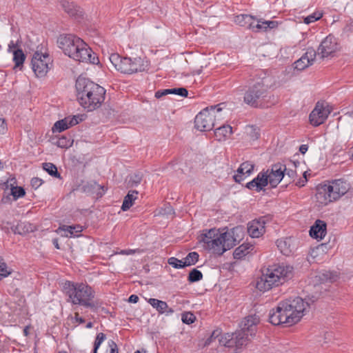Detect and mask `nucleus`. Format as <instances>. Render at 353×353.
Here are the masks:
<instances>
[{
    "mask_svg": "<svg viewBox=\"0 0 353 353\" xmlns=\"http://www.w3.org/2000/svg\"><path fill=\"white\" fill-rule=\"evenodd\" d=\"M251 77L252 81L243 96L245 103L254 108H268L275 105L278 99L269 92L272 77L261 69L256 70Z\"/></svg>",
    "mask_w": 353,
    "mask_h": 353,
    "instance_id": "f257e3e1",
    "label": "nucleus"
},
{
    "mask_svg": "<svg viewBox=\"0 0 353 353\" xmlns=\"http://www.w3.org/2000/svg\"><path fill=\"white\" fill-rule=\"evenodd\" d=\"M305 310V302L299 296L281 301L272 308L268 315L269 322L273 325L285 324L291 326L298 323Z\"/></svg>",
    "mask_w": 353,
    "mask_h": 353,
    "instance_id": "f03ea898",
    "label": "nucleus"
},
{
    "mask_svg": "<svg viewBox=\"0 0 353 353\" xmlns=\"http://www.w3.org/2000/svg\"><path fill=\"white\" fill-rule=\"evenodd\" d=\"M75 88L79 103L88 112L99 108L105 100V89L88 78L79 76Z\"/></svg>",
    "mask_w": 353,
    "mask_h": 353,
    "instance_id": "7ed1b4c3",
    "label": "nucleus"
},
{
    "mask_svg": "<svg viewBox=\"0 0 353 353\" xmlns=\"http://www.w3.org/2000/svg\"><path fill=\"white\" fill-rule=\"evenodd\" d=\"M294 276V268L290 265L274 264L270 266L266 273L257 279L256 288L265 292L274 287L283 285Z\"/></svg>",
    "mask_w": 353,
    "mask_h": 353,
    "instance_id": "20e7f679",
    "label": "nucleus"
},
{
    "mask_svg": "<svg viewBox=\"0 0 353 353\" xmlns=\"http://www.w3.org/2000/svg\"><path fill=\"white\" fill-rule=\"evenodd\" d=\"M349 184L343 179H335L328 183H321L316 188V202L326 205L338 200L349 190Z\"/></svg>",
    "mask_w": 353,
    "mask_h": 353,
    "instance_id": "39448f33",
    "label": "nucleus"
},
{
    "mask_svg": "<svg viewBox=\"0 0 353 353\" xmlns=\"http://www.w3.org/2000/svg\"><path fill=\"white\" fill-rule=\"evenodd\" d=\"M63 293L68 296V301L74 305H85V303L94 297L92 288L83 283H74L66 281L63 285Z\"/></svg>",
    "mask_w": 353,
    "mask_h": 353,
    "instance_id": "423d86ee",
    "label": "nucleus"
},
{
    "mask_svg": "<svg viewBox=\"0 0 353 353\" xmlns=\"http://www.w3.org/2000/svg\"><path fill=\"white\" fill-rule=\"evenodd\" d=\"M221 104L207 107L201 110L194 119V127L201 132H207L216 127L215 112H219Z\"/></svg>",
    "mask_w": 353,
    "mask_h": 353,
    "instance_id": "0eeeda50",
    "label": "nucleus"
},
{
    "mask_svg": "<svg viewBox=\"0 0 353 353\" xmlns=\"http://www.w3.org/2000/svg\"><path fill=\"white\" fill-rule=\"evenodd\" d=\"M52 60L49 54L36 51L31 60L32 69L36 77L42 78L46 76L52 66Z\"/></svg>",
    "mask_w": 353,
    "mask_h": 353,
    "instance_id": "6e6552de",
    "label": "nucleus"
},
{
    "mask_svg": "<svg viewBox=\"0 0 353 353\" xmlns=\"http://www.w3.org/2000/svg\"><path fill=\"white\" fill-rule=\"evenodd\" d=\"M57 43L64 54L72 58L79 49V45H83V41L74 34H61L57 39Z\"/></svg>",
    "mask_w": 353,
    "mask_h": 353,
    "instance_id": "1a4fd4ad",
    "label": "nucleus"
},
{
    "mask_svg": "<svg viewBox=\"0 0 353 353\" xmlns=\"http://www.w3.org/2000/svg\"><path fill=\"white\" fill-rule=\"evenodd\" d=\"M339 50L336 39L332 34L327 36L320 43L317 53L321 59L333 56Z\"/></svg>",
    "mask_w": 353,
    "mask_h": 353,
    "instance_id": "9d476101",
    "label": "nucleus"
},
{
    "mask_svg": "<svg viewBox=\"0 0 353 353\" xmlns=\"http://www.w3.org/2000/svg\"><path fill=\"white\" fill-rule=\"evenodd\" d=\"M72 59L79 62L89 63L94 65L99 63L98 57L96 56V54L92 52V49L84 41L83 45H79V49L74 54H73Z\"/></svg>",
    "mask_w": 353,
    "mask_h": 353,
    "instance_id": "9b49d317",
    "label": "nucleus"
},
{
    "mask_svg": "<svg viewBox=\"0 0 353 353\" xmlns=\"http://www.w3.org/2000/svg\"><path fill=\"white\" fill-rule=\"evenodd\" d=\"M285 165L277 163L272 165L270 169L264 170L268 176V181L272 188H275L280 183L285 176Z\"/></svg>",
    "mask_w": 353,
    "mask_h": 353,
    "instance_id": "f8f14e48",
    "label": "nucleus"
},
{
    "mask_svg": "<svg viewBox=\"0 0 353 353\" xmlns=\"http://www.w3.org/2000/svg\"><path fill=\"white\" fill-rule=\"evenodd\" d=\"M330 113L329 108H325L323 103L317 102L314 110L309 115V120L311 125L317 127L323 124Z\"/></svg>",
    "mask_w": 353,
    "mask_h": 353,
    "instance_id": "ddd939ff",
    "label": "nucleus"
},
{
    "mask_svg": "<svg viewBox=\"0 0 353 353\" xmlns=\"http://www.w3.org/2000/svg\"><path fill=\"white\" fill-rule=\"evenodd\" d=\"M268 176L264 170H263L255 178L247 183L244 187L249 190H254L256 192H264L265 190V188L269 184Z\"/></svg>",
    "mask_w": 353,
    "mask_h": 353,
    "instance_id": "4468645a",
    "label": "nucleus"
},
{
    "mask_svg": "<svg viewBox=\"0 0 353 353\" xmlns=\"http://www.w3.org/2000/svg\"><path fill=\"white\" fill-rule=\"evenodd\" d=\"M267 219L261 216L258 219L252 220L248 224V232L252 238H259L265 232Z\"/></svg>",
    "mask_w": 353,
    "mask_h": 353,
    "instance_id": "2eb2a0df",
    "label": "nucleus"
},
{
    "mask_svg": "<svg viewBox=\"0 0 353 353\" xmlns=\"http://www.w3.org/2000/svg\"><path fill=\"white\" fill-rule=\"evenodd\" d=\"M227 236V231L221 232V230L218 232L215 237L210 240V244L205 247L206 249L213 250V252L219 256H221L226 249L225 245H223L224 241L226 240L225 238Z\"/></svg>",
    "mask_w": 353,
    "mask_h": 353,
    "instance_id": "dca6fc26",
    "label": "nucleus"
},
{
    "mask_svg": "<svg viewBox=\"0 0 353 353\" xmlns=\"http://www.w3.org/2000/svg\"><path fill=\"white\" fill-rule=\"evenodd\" d=\"M243 234V228L242 226H236L233 228L230 232L227 231L226 240L223 243L225 245L226 251L232 248L239 242Z\"/></svg>",
    "mask_w": 353,
    "mask_h": 353,
    "instance_id": "f3484780",
    "label": "nucleus"
},
{
    "mask_svg": "<svg viewBox=\"0 0 353 353\" xmlns=\"http://www.w3.org/2000/svg\"><path fill=\"white\" fill-rule=\"evenodd\" d=\"M78 119L79 116L74 115L72 117H66L63 119L56 121L52 128V132L60 133L74 125H76L79 123Z\"/></svg>",
    "mask_w": 353,
    "mask_h": 353,
    "instance_id": "a211bd4d",
    "label": "nucleus"
},
{
    "mask_svg": "<svg viewBox=\"0 0 353 353\" xmlns=\"http://www.w3.org/2000/svg\"><path fill=\"white\" fill-rule=\"evenodd\" d=\"M81 190L83 192L89 194H95L97 198H101L105 193L107 188L98 184L95 181H90L83 184Z\"/></svg>",
    "mask_w": 353,
    "mask_h": 353,
    "instance_id": "6ab92c4d",
    "label": "nucleus"
},
{
    "mask_svg": "<svg viewBox=\"0 0 353 353\" xmlns=\"http://www.w3.org/2000/svg\"><path fill=\"white\" fill-rule=\"evenodd\" d=\"M60 5L63 10L71 17L75 19H79L83 17V10L74 2H70L67 0L60 1Z\"/></svg>",
    "mask_w": 353,
    "mask_h": 353,
    "instance_id": "aec40b11",
    "label": "nucleus"
},
{
    "mask_svg": "<svg viewBox=\"0 0 353 353\" xmlns=\"http://www.w3.org/2000/svg\"><path fill=\"white\" fill-rule=\"evenodd\" d=\"M259 320V317L256 314L245 317L242 322L241 330L249 333L251 337H254L256 333V325Z\"/></svg>",
    "mask_w": 353,
    "mask_h": 353,
    "instance_id": "412c9836",
    "label": "nucleus"
},
{
    "mask_svg": "<svg viewBox=\"0 0 353 353\" xmlns=\"http://www.w3.org/2000/svg\"><path fill=\"white\" fill-rule=\"evenodd\" d=\"M311 237L315 239H323L327 233V224L324 221L317 219L309 231Z\"/></svg>",
    "mask_w": 353,
    "mask_h": 353,
    "instance_id": "4be33fe9",
    "label": "nucleus"
},
{
    "mask_svg": "<svg viewBox=\"0 0 353 353\" xmlns=\"http://www.w3.org/2000/svg\"><path fill=\"white\" fill-rule=\"evenodd\" d=\"M148 62L141 57L131 59L130 74L143 72L148 70Z\"/></svg>",
    "mask_w": 353,
    "mask_h": 353,
    "instance_id": "5701e85b",
    "label": "nucleus"
},
{
    "mask_svg": "<svg viewBox=\"0 0 353 353\" xmlns=\"http://www.w3.org/2000/svg\"><path fill=\"white\" fill-rule=\"evenodd\" d=\"M250 334L244 330H240L234 332V347L240 349L247 344L249 339Z\"/></svg>",
    "mask_w": 353,
    "mask_h": 353,
    "instance_id": "b1692460",
    "label": "nucleus"
},
{
    "mask_svg": "<svg viewBox=\"0 0 353 353\" xmlns=\"http://www.w3.org/2000/svg\"><path fill=\"white\" fill-rule=\"evenodd\" d=\"M148 302L154 308H155L159 314H163L165 312H167L168 314H172L174 312L172 308H169L168 305L165 301L150 298L148 299Z\"/></svg>",
    "mask_w": 353,
    "mask_h": 353,
    "instance_id": "393cba45",
    "label": "nucleus"
},
{
    "mask_svg": "<svg viewBox=\"0 0 353 353\" xmlns=\"http://www.w3.org/2000/svg\"><path fill=\"white\" fill-rule=\"evenodd\" d=\"M138 194L139 192L137 190L128 191L123 199L121 208L123 212L128 210L133 205L134 201L137 199Z\"/></svg>",
    "mask_w": 353,
    "mask_h": 353,
    "instance_id": "a878e982",
    "label": "nucleus"
},
{
    "mask_svg": "<svg viewBox=\"0 0 353 353\" xmlns=\"http://www.w3.org/2000/svg\"><path fill=\"white\" fill-rule=\"evenodd\" d=\"M14 234L25 235L33 231L32 225L28 222L19 221L17 225L11 227Z\"/></svg>",
    "mask_w": 353,
    "mask_h": 353,
    "instance_id": "bb28decb",
    "label": "nucleus"
},
{
    "mask_svg": "<svg viewBox=\"0 0 353 353\" xmlns=\"http://www.w3.org/2000/svg\"><path fill=\"white\" fill-rule=\"evenodd\" d=\"M232 128L229 125L223 124L221 126L216 127L214 129V136L216 139L219 141L225 140V138L232 134Z\"/></svg>",
    "mask_w": 353,
    "mask_h": 353,
    "instance_id": "cd10ccee",
    "label": "nucleus"
},
{
    "mask_svg": "<svg viewBox=\"0 0 353 353\" xmlns=\"http://www.w3.org/2000/svg\"><path fill=\"white\" fill-rule=\"evenodd\" d=\"M12 61L14 63V68H19L21 70L23 67V63L26 58V54L21 48H17L12 50Z\"/></svg>",
    "mask_w": 353,
    "mask_h": 353,
    "instance_id": "c85d7f7f",
    "label": "nucleus"
},
{
    "mask_svg": "<svg viewBox=\"0 0 353 353\" xmlns=\"http://www.w3.org/2000/svg\"><path fill=\"white\" fill-rule=\"evenodd\" d=\"M253 245L250 243H243L237 247L234 252L233 256L235 259H242L250 252V250H253Z\"/></svg>",
    "mask_w": 353,
    "mask_h": 353,
    "instance_id": "c756f323",
    "label": "nucleus"
},
{
    "mask_svg": "<svg viewBox=\"0 0 353 353\" xmlns=\"http://www.w3.org/2000/svg\"><path fill=\"white\" fill-rule=\"evenodd\" d=\"M291 241V238L279 239L276 241V245L283 254L288 256L292 252Z\"/></svg>",
    "mask_w": 353,
    "mask_h": 353,
    "instance_id": "7c9ffc66",
    "label": "nucleus"
},
{
    "mask_svg": "<svg viewBox=\"0 0 353 353\" xmlns=\"http://www.w3.org/2000/svg\"><path fill=\"white\" fill-rule=\"evenodd\" d=\"M319 277L321 283H334L339 279V274L336 271H325Z\"/></svg>",
    "mask_w": 353,
    "mask_h": 353,
    "instance_id": "2f4dec72",
    "label": "nucleus"
},
{
    "mask_svg": "<svg viewBox=\"0 0 353 353\" xmlns=\"http://www.w3.org/2000/svg\"><path fill=\"white\" fill-rule=\"evenodd\" d=\"M221 230V229L212 228L209 230L206 231L205 233H203L201 235L200 241L203 242L208 246L210 240H212L216 235H217L218 232Z\"/></svg>",
    "mask_w": 353,
    "mask_h": 353,
    "instance_id": "473e14b6",
    "label": "nucleus"
},
{
    "mask_svg": "<svg viewBox=\"0 0 353 353\" xmlns=\"http://www.w3.org/2000/svg\"><path fill=\"white\" fill-rule=\"evenodd\" d=\"M234 332L225 333L219 338V344L227 347H234Z\"/></svg>",
    "mask_w": 353,
    "mask_h": 353,
    "instance_id": "72a5a7b5",
    "label": "nucleus"
},
{
    "mask_svg": "<svg viewBox=\"0 0 353 353\" xmlns=\"http://www.w3.org/2000/svg\"><path fill=\"white\" fill-rule=\"evenodd\" d=\"M43 169L48 172L51 176L61 179V174L58 172L57 166L52 163H43L42 164Z\"/></svg>",
    "mask_w": 353,
    "mask_h": 353,
    "instance_id": "f704fd0d",
    "label": "nucleus"
},
{
    "mask_svg": "<svg viewBox=\"0 0 353 353\" xmlns=\"http://www.w3.org/2000/svg\"><path fill=\"white\" fill-rule=\"evenodd\" d=\"M234 21L240 26L248 28V26H252V15L239 14L235 17Z\"/></svg>",
    "mask_w": 353,
    "mask_h": 353,
    "instance_id": "c9c22d12",
    "label": "nucleus"
},
{
    "mask_svg": "<svg viewBox=\"0 0 353 353\" xmlns=\"http://www.w3.org/2000/svg\"><path fill=\"white\" fill-rule=\"evenodd\" d=\"M254 168V164L250 161H245L240 165L236 172L239 174H245L246 176H250L252 173Z\"/></svg>",
    "mask_w": 353,
    "mask_h": 353,
    "instance_id": "e433bc0d",
    "label": "nucleus"
},
{
    "mask_svg": "<svg viewBox=\"0 0 353 353\" xmlns=\"http://www.w3.org/2000/svg\"><path fill=\"white\" fill-rule=\"evenodd\" d=\"M57 141L54 142L58 147L61 148H68L72 146L73 140L70 137L65 136L57 137Z\"/></svg>",
    "mask_w": 353,
    "mask_h": 353,
    "instance_id": "4c0bfd02",
    "label": "nucleus"
},
{
    "mask_svg": "<svg viewBox=\"0 0 353 353\" xmlns=\"http://www.w3.org/2000/svg\"><path fill=\"white\" fill-rule=\"evenodd\" d=\"M143 179V174L140 172L134 173L129 176V179L127 181L128 188H134L138 186Z\"/></svg>",
    "mask_w": 353,
    "mask_h": 353,
    "instance_id": "58836bf2",
    "label": "nucleus"
},
{
    "mask_svg": "<svg viewBox=\"0 0 353 353\" xmlns=\"http://www.w3.org/2000/svg\"><path fill=\"white\" fill-rule=\"evenodd\" d=\"M199 255L196 252H191L183 259L185 267L194 265L199 261Z\"/></svg>",
    "mask_w": 353,
    "mask_h": 353,
    "instance_id": "ea45409f",
    "label": "nucleus"
},
{
    "mask_svg": "<svg viewBox=\"0 0 353 353\" xmlns=\"http://www.w3.org/2000/svg\"><path fill=\"white\" fill-rule=\"evenodd\" d=\"M203 279L202 272L196 268H193L190 271L188 276V281L190 283L198 282Z\"/></svg>",
    "mask_w": 353,
    "mask_h": 353,
    "instance_id": "a19ab883",
    "label": "nucleus"
},
{
    "mask_svg": "<svg viewBox=\"0 0 353 353\" xmlns=\"http://www.w3.org/2000/svg\"><path fill=\"white\" fill-rule=\"evenodd\" d=\"M10 195L12 196L14 201H17V199L25 196L26 190L23 187L16 185L10 188Z\"/></svg>",
    "mask_w": 353,
    "mask_h": 353,
    "instance_id": "79ce46f5",
    "label": "nucleus"
},
{
    "mask_svg": "<svg viewBox=\"0 0 353 353\" xmlns=\"http://www.w3.org/2000/svg\"><path fill=\"white\" fill-rule=\"evenodd\" d=\"M131 58L123 57L117 71L124 74H130Z\"/></svg>",
    "mask_w": 353,
    "mask_h": 353,
    "instance_id": "37998d69",
    "label": "nucleus"
},
{
    "mask_svg": "<svg viewBox=\"0 0 353 353\" xmlns=\"http://www.w3.org/2000/svg\"><path fill=\"white\" fill-rule=\"evenodd\" d=\"M85 307H90L93 312H97L99 308H101L102 311L105 313H108V310L102 307V301L100 300H96L94 301H88L85 303Z\"/></svg>",
    "mask_w": 353,
    "mask_h": 353,
    "instance_id": "c03bdc74",
    "label": "nucleus"
},
{
    "mask_svg": "<svg viewBox=\"0 0 353 353\" xmlns=\"http://www.w3.org/2000/svg\"><path fill=\"white\" fill-rule=\"evenodd\" d=\"M309 61H306L305 57H301L299 59L294 63V68L297 70H303L305 68H307L309 65H311Z\"/></svg>",
    "mask_w": 353,
    "mask_h": 353,
    "instance_id": "a18cd8bd",
    "label": "nucleus"
},
{
    "mask_svg": "<svg viewBox=\"0 0 353 353\" xmlns=\"http://www.w3.org/2000/svg\"><path fill=\"white\" fill-rule=\"evenodd\" d=\"M248 134L250 138L254 141L257 140L260 137V129L255 125H250L248 127Z\"/></svg>",
    "mask_w": 353,
    "mask_h": 353,
    "instance_id": "49530a36",
    "label": "nucleus"
},
{
    "mask_svg": "<svg viewBox=\"0 0 353 353\" xmlns=\"http://www.w3.org/2000/svg\"><path fill=\"white\" fill-rule=\"evenodd\" d=\"M222 333V330L220 328L214 330L210 336L205 340L204 343V347L209 346L216 339L219 338Z\"/></svg>",
    "mask_w": 353,
    "mask_h": 353,
    "instance_id": "de8ad7c7",
    "label": "nucleus"
},
{
    "mask_svg": "<svg viewBox=\"0 0 353 353\" xmlns=\"http://www.w3.org/2000/svg\"><path fill=\"white\" fill-rule=\"evenodd\" d=\"M123 58V57H121L118 53H112L110 54L109 59L117 70H118Z\"/></svg>",
    "mask_w": 353,
    "mask_h": 353,
    "instance_id": "09e8293b",
    "label": "nucleus"
},
{
    "mask_svg": "<svg viewBox=\"0 0 353 353\" xmlns=\"http://www.w3.org/2000/svg\"><path fill=\"white\" fill-rule=\"evenodd\" d=\"M59 229L68 231L70 235H74V233H79L81 232L83 229L82 226L80 225H63V227H60Z\"/></svg>",
    "mask_w": 353,
    "mask_h": 353,
    "instance_id": "8fccbe9b",
    "label": "nucleus"
},
{
    "mask_svg": "<svg viewBox=\"0 0 353 353\" xmlns=\"http://www.w3.org/2000/svg\"><path fill=\"white\" fill-rule=\"evenodd\" d=\"M316 54H318L317 51L312 48H309L307 49L306 52L303 55V57H305L306 61H309V62H310V63L312 65Z\"/></svg>",
    "mask_w": 353,
    "mask_h": 353,
    "instance_id": "3c124183",
    "label": "nucleus"
},
{
    "mask_svg": "<svg viewBox=\"0 0 353 353\" xmlns=\"http://www.w3.org/2000/svg\"><path fill=\"white\" fill-rule=\"evenodd\" d=\"M168 263L176 269H181L185 268L183 261L179 260L176 257L169 258L168 260Z\"/></svg>",
    "mask_w": 353,
    "mask_h": 353,
    "instance_id": "603ef678",
    "label": "nucleus"
},
{
    "mask_svg": "<svg viewBox=\"0 0 353 353\" xmlns=\"http://www.w3.org/2000/svg\"><path fill=\"white\" fill-rule=\"evenodd\" d=\"M170 93L172 94L179 95L183 97H187L188 95V90L183 87L174 88L170 89Z\"/></svg>",
    "mask_w": 353,
    "mask_h": 353,
    "instance_id": "864d4df0",
    "label": "nucleus"
},
{
    "mask_svg": "<svg viewBox=\"0 0 353 353\" xmlns=\"http://www.w3.org/2000/svg\"><path fill=\"white\" fill-rule=\"evenodd\" d=\"M323 17V14L321 12H314L312 14L304 18V23L306 24H310L312 22H314L319 19H320Z\"/></svg>",
    "mask_w": 353,
    "mask_h": 353,
    "instance_id": "5fc2aeb1",
    "label": "nucleus"
},
{
    "mask_svg": "<svg viewBox=\"0 0 353 353\" xmlns=\"http://www.w3.org/2000/svg\"><path fill=\"white\" fill-rule=\"evenodd\" d=\"M174 213V210L170 203L164 204L159 210V214L161 215H173Z\"/></svg>",
    "mask_w": 353,
    "mask_h": 353,
    "instance_id": "6e6d98bb",
    "label": "nucleus"
},
{
    "mask_svg": "<svg viewBox=\"0 0 353 353\" xmlns=\"http://www.w3.org/2000/svg\"><path fill=\"white\" fill-rule=\"evenodd\" d=\"M12 273L11 270H8L7 264L5 262H0V281L6 277H8Z\"/></svg>",
    "mask_w": 353,
    "mask_h": 353,
    "instance_id": "4d7b16f0",
    "label": "nucleus"
},
{
    "mask_svg": "<svg viewBox=\"0 0 353 353\" xmlns=\"http://www.w3.org/2000/svg\"><path fill=\"white\" fill-rule=\"evenodd\" d=\"M196 317L191 312H186L182 314V321L186 324H191L194 322Z\"/></svg>",
    "mask_w": 353,
    "mask_h": 353,
    "instance_id": "13d9d810",
    "label": "nucleus"
},
{
    "mask_svg": "<svg viewBox=\"0 0 353 353\" xmlns=\"http://www.w3.org/2000/svg\"><path fill=\"white\" fill-rule=\"evenodd\" d=\"M105 339H106V335L105 334H103L102 332L98 333L96 336V338H95V340L94 342V345L100 347L101 343L105 340Z\"/></svg>",
    "mask_w": 353,
    "mask_h": 353,
    "instance_id": "bf43d9fd",
    "label": "nucleus"
},
{
    "mask_svg": "<svg viewBox=\"0 0 353 353\" xmlns=\"http://www.w3.org/2000/svg\"><path fill=\"white\" fill-rule=\"evenodd\" d=\"M17 181L15 177H10L4 183L5 189L12 188L17 185Z\"/></svg>",
    "mask_w": 353,
    "mask_h": 353,
    "instance_id": "052dcab7",
    "label": "nucleus"
},
{
    "mask_svg": "<svg viewBox=\"0 0 353 353\" xmlns=\"http://www.w3.org/2000/svg\"><path fill=\"white\" fill-rule=\"evenodd\" d=\"M43 183V181L39 177H33L30 181L31 186L34 189H37Z\"/></svg>",
    "mask_w": 353,
    "mask_h": 353,
    "instance_id": "680f3d73",
    "label": "nucleus"
},
{
    "mask_svg": "<svg viewBox=\"0 0 353 353\" xmlns=\"http://www.w3.org/2000/svg\"><path fill=\"white\" fill-rule=\"evenodd\" d=\"M170 94V89L159 90L155 92L154 97L157 99H160L162 97L166 96Z\"/></svg>",
    "mask_w": 353,
    "mask_h": 353,
    "instance_id": "e2e57ef3",
    "label": "nucleus"
},
{
    "mask_svg": "<svg viewBox=\"0 0 353 353\" xmlns=\"http://www.w3.org/2000/svg\"><path fill=\"white\" fill-rule=\"evenodd\" d=\"M20 43L21 41L19 40L16 43H14L13 41H11L8 44V51L12 53V50L17 49V48H20Z\"/></svg>",
    "mask_w": 353,
    "mask_h": 353,
    "instance_id": "0e129e2a",
    "label": "nucleus"
},
{
    "mask_svg": "<svg viewBox=\"0 0 353 353\" xmlns=\"http://www.w3.org/2000/svg\"><path fill=\"white\" fill-rule=\"evenodd\" d=\"M108 345L110 348V353H119L117 345L113 340L108 341Z\"/></svg>",
    "mask_w": 353,
    "mask_h": 353,
    "instance_id": "69168bd1",
    "label": "nucleus"
},
{
    "mask_svg": "<svg viewBox=\"0 0 353 353\" xmlns=\"http://www.w3.org/2000/svg\"><path fill=\"white\" fill-rule=\"evenodd\" d=\"M288 175L290 179H294L296 176V171L285 167V175Z\"/></svg>",
    "mask_w": 353,
    "mask_h": 353,
    "instance_id": "338daca9",
    "label": "nucleus"
},
{
    "mask_svg": "<svg viewBox=\"0 0 353 353\" xmlns=\"http://www.w3.org/2000/svg\"><path fill=\"white\" fill-rule=\"evenodd\" d=\"M263 24L267 25V27L271 30L277 28L279 22L276 21H264Z\"/></svg>",
    "mask_w": 353,
    "mask_h": 353,
    "instance_id": "774afa93",
    "label": "nucleus"
}]
</instances>
